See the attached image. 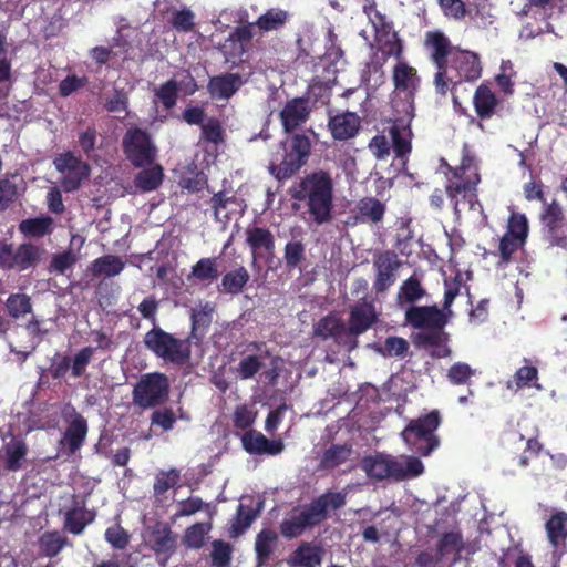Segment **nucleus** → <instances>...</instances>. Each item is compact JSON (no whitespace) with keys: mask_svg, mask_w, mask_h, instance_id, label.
Wrapping results in <instances>:
<instances>
[{"mask_svg":"<svg viewBox=\"0 0 567 567\" xmlns=\"http://www.w3.org/2000/svg\"><path fill=\"white\" fill-rule=\"evenodd\" d=\"M386 213L385 203L377 197L365 196L360 198L354 208V218L359 224L379 226L383 223Z\"/></svg>","mask_w":567,"mask_h":567,"instance_id":"obj_29","label":"nucleus"},{"mask_svg":"<svg viewBox=\"0 0 567 567\" xmlns=\"http://www.w3.org/2000/svg\"><path fill=\"white\" fill-rule=\"evenodd\" d=\"M363 12L372 24L375 35L389 34L390 31H393L392 23L378 10L374 0H367V3L363 6Z\"/></svg>","mask_w":567,"mask_h":567,"instance_id":"obj_52","label":"nucleus"},{"mask_svg":"<svg viewBox=\"0 0 567 567\" xmlns=\"http://www.w3.org/2000/svg\"><path fill=\"white\" fill-rule=\"evenodd\" d=\"M41 258V249L32 243L20 244L16 249L6 240H0V268L19 272L34 268Z\"/></svg>","mask_w":567,"mask_h":567,"instance_id":"obj_12","label":"nucleus"},{"mask_svg":"<svg viewBox=\"0 0 567 567\" xmlns=\"http://www.w3.org/2000/svg\"><path fill=\"white\" fill-rule=\"evenodd\" d=\"M415 116V111L406 113L393 112L392 124L389 128V134L392 141V148L398 158H405L412 151L411 123Z\"/></svg>","mask_w":567,"mask_h":567,"instance_id":"obj_20","label":"nucleus"},{"mask_svg":"<svg viewBox=\"0 0 567 567\" xmlns=\"http://www.w3.org/2000/svg\"><path fill=\"white\" fill-rule=\"evenodd\" d=\"M292 208L301 212L305 220L318 226L333 219L334 184L330 172L315 169L296 181L290 188Z\"/></svg>","mask_w":567,"mask_h":567,"instance_id":"obj_1","label":"nucleus"},{"mask_svg":"<svg viewBox=\"0 0 567 567\" xmlns=\"http://www.w3.org/2000/svg\"><path fill=\"white\" fill-rule=\"evenodd\" d=\"M502 445L511 460L520 467L528 466L530 458L538 456L543 447L537 439H525L517 430L505 431Z\"/></svg>","mask_w":567,"mask_h":567,"instance_id":"obj_15","label":"nucleus"},{"mask_svg":"<svg viewBox=\"0 0 567 567\" xmlns=\"http://www.w3.org/2000/svg\"><path fill=\"white\" fill-rule=\"evenodd\" d=\"M375 42L378 43V51L381 52V56H379L378 53L373 55L372 63L375 70L382 69L391 56H394L398 62L402 61L403 42L396 31H390L389 34L375 35Z\"/></svg>","mask_w":567,"mask_h":567,"instance_id":"obj_33","label":"nucleus"},{"mask_svg":"<svg viewBox=\"0 0 567 567\" xmlns=\"http://www.w3.org/2000/svg\"><path fill=\"white\" fill-rule=\"evenodd\" d=\"M547 241L551 246L567 247V224L557 200L547 204L540 216Z\"/></svg>","mask_w":567,"mask_h":567,"instance_id":"obj_19","label":"nucleus"},{"mask_svg":"<svg viewBox=\"0 0 567 567\" xmlns=\"http://www.w3.org/2000/svg\"><path fill=\"white\" fill-rule=\"evenodd\" d=\"M214 308L207 302L200 309H192L190 311V332L187 337L189 343L202 342L212 323V313Z\"/></svg>","mask_w":567,"mask_h":567,"instance_id":"obj_37","label":"nucleus"},{"mask_svg":"<svg viewBox=\"0 0 567 567\" xmlns=\"http://www.w3.org/2000/svg\"><path fill=\"white\" fill-rule=\"evenodd\" d=\"M258 34L255 22H246L236 25L226 39V60L235 63V60L241 59L251 47L254 37Z\"/></svg>","mask_w":567,"mask_h":567,"instance_id":"obj_23","label":"nucleus"},{"mask_svg":"<svg viewBox=\"0 0 567 567\" xmlns=\"http://www.w3.org/2000/svg\"><path fill=\"white\" fill-rule=\"evenodd\" d=\"M249 280L250 275L248 270L244 266H239L223 276L218 290L224 293L236 296L244 291V288Z\"/></svg>","mask_w":567,"mask_h":567,"instance_id":"obj_40","label":"nucleus"},{"mask_svg":"<svg viewBox=\"0 0 567 567\" xmlns=\"http://www.w3.org/2000/svg\"><path fill=\"white\" fill-rule=\"evenodd\" d=\"M244 83L240 74L228 72L212 76L207 84V91L212 99L229 100Z\"/></svg>","mask_w":567,"mask_h":567,"instance_id":"obj_34","label":"nucleus"},{"mask_svg":"<svg viewBox=\"0 0 567 567\" xmlns=\"http://www.w3.org/2000/svg\"><path fill=\"white\" fill-rule=\"evenodd\" d=\"M458 45H452L450 39L440 30L427 31L424 37V48L435 66L433 84L436 94L445 96L453 78L447 75V64Z\"/></svg>","mask_w":567,"mask_h":567,"instance_id":"obj_8","label":"nucleus"},{"mask_svg":"<svg viewBox=\"0 0 567 567\" xmlns=\"http://www.w3.org/2000/svg\"><path fill=\"white\" fill-rule=\"evenodd\" d=\"M125 264L114 255H104L96 258L91 265V271L94 277H115L122 272Z\"/></svg>","mask_w":567,"mask_h":567,"instance_id":"obj_47","label":"nucleus"},{"mask_svg":"<svg viewBox=\"0 0 567 567\" xmlns=\"http://www.w3.org/2000/svg\"><path fill=\"white\" fill-rule=\"evenodd\" d=\"M405 323L425 332L442 330L449 322L447 313L436 305L410 306L404 312Z\"/></svg>","mask_w":567,"mask_h":567,"instance_id":"obj_17","label":"nucleus"},{"mask_svg":"<svg viewBox=\"0 0 567 567\" xmlns=\"http://www.w3.org/2000/svg\"><path fill=\"white\" fill-rule=\"evenodd\" d=\"M243 200L235 195H229L226 190H220L209 199V205L216 221H229L231 218L243 213Z\"/></svg>","mask_w":567,"mask_h":567,"instance_id":"obj_31","label":"nucleus"},{"mask_svg":"<svg viewBox=\"0 0 567 567\" xmlns=\"http://www.w3.org/2000/svg\"><path fill=\"white\" fill-rule=\"evenodd\" d=\"M450 172L452 176L446 182L445 193L454 215L458 218L462 209L466 207L486 218L477 195V186L481 183L478 161L467 145H464L462 150L461 164L450 167Z\"/></svg>","mask_w":567,"mask_h":567,"instance_id":"obj_2","label":"nucleus"},{"mask_svg":"<svg viewBox=\"0 0 567 567\" xmlns=\"http://www.w3.org/2000/svg\"><path fill=\"white\" fill-rule=\"evenodd\" d=\"M261 509V503L255 509L252 507H246L240 504L237 508V513L231 525V534L234 536H239L245 533L246 529L250 527V525L255 522V519L259 516Z\"/></svg>","mask_w":567,"mask_h":567,"instance_id":"obj_51","label":"nucleus"},{"mask_svg":"<svg viewBox=\"0 0 567 567\" xmlns=\"http://www.w3.org/2000/svg\"><path fill=\"white\" fill-rule=\"evenodd\" d=\"M179 85L175 80H168L161 84L155 91L156 97L161 101L165 110H171L176 105Z\"/></svg>","mask_w":567,"mask_h":567,"instance_id":"obj_63","label":"nucleus"},{"mask_svg":"<svg viewBox=\"0 0 567 567\" xmlns=\"http://www.w3.org/2000/svg\"><path fill=\"white\" fill-rule=\"evenodd\" d=\"M483 65L478 53L462 49H457L453 52L449 64L447 75L453 78L450 85L456 86L463 82H475L482 76Z\"/></svg>","mask_w":567,"mask_h":567,"instance_id":"obj_13","label":"nucleus"},{"mask_svg":"<svg viewBox=\"0 0 567 567\" xmlns=\"http://www.w3.org/2000/svg\"><path fill=\"white\" fill-rule=\"evenodd\" d=\"M246 244L250 248L254 258L262 256L266 252L274 256L276 249V240L271 230L267 227L249 226L246 231Z\"/></svg>","mask_w":567,"mask_h":567,"instance_id":"obj_35","label":"nucleus"},{"mask_svg":"<svg viewBox=\"0 0 567 567\" xmlns=\"http://www.w3.org/2000/svg\"><path fill=\"white\" fill-rule=\"evenodd\" d=\"M293 14L284 8L271 7L258 16L255 21L259 35L280 33L290 23Z\"/></svg>","mask_w":567,"mask_h":567,"instance_id":"obj_28","label":"nucleus"},{"mask_svg":"<svg viewBox=\"0 0 567 567\" xmlns=\"http://www.w3.org/2000/svg\"><path fill=\"white\" fill-rule=\"evenodd\" d=\"M122 150L135 168L153 165L158 152L151 134L138 126L127 128L122 138Z\"/></svg>","mask_w":567,"mask_h":567,"instance_id":"obj_10","label":"nucleus"},{"mask_svg":"<svg viewBox=\"0 0 567 567\" xmlns=\"http://www.w3.org/2000/svg\"><path fill=\"white\" fill-rule=\"evenodd\" d=\"M181 480V473L176 468L161 471L154 482L153 491L156 497L163 496L168 489L175 487Z\"/></svg>","mask_w":567,"mask_h":567,"instance_id":"obj_60","label":"nucleus"},{"mask_svg":"<svg viewBox=\"0 0 567 567\" xmlns=\"http://www.w3.org/2000/svg\"><path fill=\"white\" fill-rule=\"evenodd\" d=\"M134 178V185L141 192H153L157 189L164 179V169L159 164H153L147 167H141Z\"/></svg>","mask_w":567,"mask_h":567,"instance_id":"obj_41","label":"nucleus"},{"mask_svg":"<svg viewBox=\"0 0 567 567\" xmlns=\"http://www.w3.org/2000/svg\"><path fill=\"white\" fill-rule=\"evenodd\" d=\"M311 141L306 134H292L279 143V150L270 159L269 173L279 182L295 176L308 162Z\"/></svg>","mask_w":567,"mask_h":567,"instance_id":"obj_5","label":"nucleus"},{"mask_svg":"<svg viewBox=\"0 0 567 567\" xmlns=\"http://www.w3.org/2000/svg\"><path fill=\"white\" fill-rule=\"evenodd\" d=\"M95 353V348L86 346L81 348L73 357H71V377L74 379L82 378L90 365Z\"/></svg>","mask_w":567,"mask_h":567,"instance_id":"obj_59","label":"nucleus"},{"mask_svg":"<svg viewBox=\"0 0 567 567\" xmlns=\"http://www.w3.org/2000/svg\"><path fill=\"white\" fill-rule=\"evenodd\" d=\"M247 349L259 354H248L239 361L236 373L241 380L252 379L264 367V359L270 354L264 341H251Z\"/></svg>","mask_w":567,"mask_h":567,"instance_id":"obj_32","label":"nucleus"},{"mask_svg":"<svg viewBox=\"0 0 567 567\" xmlns=\"http://www.w3.org/2000/svg\"><path fill=\"white\" fill-rule=\"evenodd\" d=\"M18 228L25 237L41 238L52 233L53 219L50 216L28 218L23 219Z\"/></svg>","mask_w":567,"mask_h":567,"instance_id":"obj_45","label":"nucleus"},{"mask_svg":"<svg viewBox=\"0 0 567 567\" xmlns=\"http://www.w3.org/2000/svg\"><path fill=\"white\" fill-rule=\"evenodd\" d=\"M69 545L68 537L63 536L59 530L44 532L39 537L40 551L49 558H53Z\"/></svg>","mask_w":567,"mask_h":567,"instance_id":"obj_49","label":"nucleus"},{"mask_svg":"<svg viewBox=\"0 0 567 567\" xmlns=\"http://www.w3.org/2000/svg\"><path fill=\"white\" fill-rule=\"evenodd\" d=\"M378 321L372 302L363 300L351 307L348 320V333L358 337L367 332Z\"/></svg>","mask_w":567,"mask_h":567,"instance_id":"obj_27","label":"nucleus"},{"mask_svg":"<svg viewBox=\"0 0 567 567\" xmlns=\"http://www.w3.org/2000/svg\"><path fill=\"white\" fill-rule=\"evenodd\" d=\"M284 260L288 269H296L306 260V246L301 240H290L284 248Z\"/></svg>","mask_w":567,"mask_h":567,"instance_id":"obj_58","label":"nucleus"},{"mask_svg":"<svg viewBox=\"0 0 567 567\" xmlns=\"http://www.w3.org/2000/svg\"><path fill=\"white\" fill-rule=\"evenodd\" d=\"M113 41H114V43L112 44L111 48L99 45V47H94L90 51L91 58L97 64H100V65L106 64V62L110 60L111 56L117 55V52L113 51V48H115V47H120L121 51L123 53H127L128 52V50L131 48V44L125 39H123L122 35H118L117 38H114Z\"/></svg>","mask_w":567,"mask_h":567,"instance_id":"obj_57","label":"nucleus"},{"mask_svg":"<svg viewBox=\"0 0 567 567\" xmlns=\"http://www.w3.org/2000/svg\"><path fill=\"white\" fill-rule=\"evenodd\" d=\"M96 518L94 509L86 508L85 504L74 502V504L64 512L63 529L72 535H81L85 528Z\"/></svg>","mask_w":567,"mask_h":567,"instance_id":"obj_30","label":"nucleus"},{"mask_svg":"<svg viewBox=\"0 0 567 567\" xmlns=\"http://www.w3.org/2000/svg\"><path fill=\"white\" fill-rule=\"evenodd\" d=\"M169 394V381L162 372L143 374L132 391L133 403L145 410L162 405Z\"/></svg>","mask_w":567,"mask_h":567,"instance_id":"obj_11","label":"nucleus"},{"mask_svg":"<svg viewBox=\"0 0 567 567\" xmlns=\"http://www.w3.org/2000/svg\"><path fill=\"white\" fill-rule=\"evenodd\" d=\"M4 467L10 472H17L22 468L23 461L28 453L27 443L23 440H13L4 447Z\"/></svg>","mask_w":567,"mask_h":567,"instance_id":"obj_46","label":"nucleus"},{"mask_svg":"<svg viewBox=\"0 0 567 567\" xmlns=\"http://www.w3.org/2000/svg\"><path fill=\"white\" fill-rule=\"evenodd\" d=\"M347 503V493L326 492L315 498L309 504L302 506L297 512L295 508L291 514L280 524V533L286 538H296L303 534L308 528L320 525L329 517L330 511H338Z\"/></svg>","mask_w":567,"mask_h":567,"instance_id":"obj_3","label":"nucleus"},{"mask_svg":"<svg viewBox=\"0 0 567 567\" xmlns=\"http://www.w3.org/2000/svg\"><path fill=\"white\" fill-rule=\"evenodd\" d=\"M310 112L308 99L293 97L289 100L279 113L285 132L291 133L305 124L310 116Z\"/></svg>","mask_w":567,"mask_h":567,"instance_id":"obj_25","label":"nucleus"},{"mask_svg":"<svg viewBox=\"0 0 567 567\" xmlns=\"http://www.w3.org/2000/svg\"><path fill=\"white\" fill-rule=\"evenodd\" d=\"M277 539L278 536L272 529H262L257 534L255 551L258 567H261L269 561Z\"/></svg>","mask_w":567,"mask_h":567,"instance_id":"obj_44","label":"nucleus"},{"mask_svg":"<svg viewBox=\"0 0 567 567\" xmlns=\"http://www.w3.org/2000/svg\"><path fill=\"white\" fill-rule=\"evenodd\" d=\"M414 343L417 347L431 349V357L435 359L447 358L452 351L449 347V334L442 330H434L429 332H419L414 338Z\"/></svg>","mask_w":567,"mask_h":567,"instance_id":"obj_36","label":"nucleus"},{"mask_svg":"<svg viewBox=\"0 0 567 567\" xmlns=\"http://www.w3.org/2000/svg\"><path fill=\"white\" fill-rule=\"evenodd\" d=\"M361 127L360 116L350 111L332 114L329 111L328 128L337 141H347L357 136Z\"/></svg>","mask_w":567,"mask_h":567,"instance_id":"obj_26","label":"nucleus"},{"mask_svg":"<svg viewBox=\"0 0 567 567\" xmlns=\"http://www.w3.org/2000/svg\"><path fill=\"white\" fill-rule=\"evenodd\" d=\"M212 561L215 567H227L231 559L233 547L229 543L216 539L212 543Z\"/></svg>","mask_w":567,"mask_h":567,"instance_id":"obj_64","label":"nucleus"},{"mask_svg":"<svg viewBox=\"0 0 567 567\" xmlns=\"http://www.w3.org/2000/svg\"><path fill=\"white\" fill-rule=\"evenodd\" d=\"M346 331L343 321L334 313L322 317L313 327V334L327 340L337 339Z\"/></svg>","mask_w":567,"mask_h":567,"instance_id":"obj_43","label":"nucleus"},{"mask_svg":"<svg viewBox=\"0 0 567 567\" xmlns=\"http://www.w3.org/2000/svg\"><path fill=\"white\" fill-rule=\"evenodd\" d=\"M442 419L437 410L411 420L401 432V439L408 449L420 456H429L440 445V439L435 431L441 425Z\"/></svg>","mask_w":567,"mask_h":567,"instance_id":"obj_6","label":"nucleus"},{"mask_svg":"<svg viewBox=\"0 0 567 567\" xmlns=\"http://www.w3.org/2000/svg\"><path fill=\"white\" fill-rule=\"evenodd\" d=\"M210 529L209 524L196 523L186 528L183 545L189 549H200L205 545V536Z\"/></svg>","mask_w":567,"mask_h":567,"instance_id":"obj_56","label":"nucleus"},{"mask_svg":"<svg viewBox=\"0 0 567 567\" xmlns=\"http://www.w3.org/2000/svg\"><path fill=\"white\" fill-rule=\"evenodd\" d=\"M475 374V370L465 362L453 363L446 373V378L453 385L468 384L471 378Z\"/></svg>","mask_w":567,"mask_h":567,"instance_id":"obj_62","label":"nucleus"},{"mask_svg":"<svg viewBox=\"0 0 567 567\" xmlns=\"http://www.w3.org/2000/svg\"><path fill=\"white\" fill-rule=\"evenodd\" d=\"M544 529L553 558L560 560L567 550V512L550 508L544 522Z\"/></svg>","mask_w":567,"mask_h":567,"instance_id":"obj_16","label":"nucleus"},{"mask_svg":"<svg viewBox=\"0 0 567 567\" xmlns=\"http://www.w3.org/2000/svg\"><path fill=\"white\" fill-rule=\"evenodd\" d=\"M190 276L199 281L213 282L219 276L216 258H202L193 267Z\"/></svg>","mask_w":567,"mask_h":567,"instance_id":"obj_55","label":"nucleus"},{"mask_svg":"<svg viewBox=\"0 0 567 567\" xmlns=\"http://www.w3.org/2000/svg\"><path fill=\"white\" fill-rule=\"evenodd\" d=\"M425 296L426 290L422 286L421 280L415 275H412L401 284L396 293V302L400 307L404 305H409V307L415 306Z\"/></svg>","mask_w":567,"mask_h":567,"instance_id":"obj_39","label":"nucleus"},{"mask_svg":"<svg viewBox=\"0 0 567 567\" xmlns=\"http://www.w3.org/2000/svg\"><path fill=\"white\" fill-rule=\"evenodd\" d=\"M394 90L391 93V107L395 113L415 111L414 100L420 87L421 79L415 68L399 61L392 71Z\"/></svg>","mask_w":567,"mask_h":567,"instance_id":"obj_9","label":"nucleus"},{"mask_svg":"<svg viewBox=\"0 0 567 567\" xmlns=\"http://www.w3.org/2000/svg\"><path fill=\"white\" fill-rule=\"evenodd\" d=\"M463 550V536L456 530L443 533L436 544L437 559H442L450 554L460 556Z\"/></svg>","mask_w":567,"mask_h":567,"instance_id":"obj_48","label":"nucleus"},{"mask_svg":"<svg viewBox=\"0 0 567 567\" xmlns=\"http://www.w3.org/2000/svg\"><path fill=\"white\" fill-rule=\"evenodd\" d=\"M104 537L110 546L116 550L125 549L131 540L130 533L120 523L109 526L105 529Z\"/></svg>","mask_w":567,"mask_h":567,"instance_id":"obj_61","label":"nucleus"},{"mask_svg":"<svg viewBox=\"0 0 567 567\" xmlns=\"http://www.w3.org/2000/svg\"><path fill=\"white\" fill-rule=\"evenodd\" d=\"M473 105L477 116L481 120H487L495 114L498 99L487 84L482 83L475 90Z\"/></svg>","mask_w":567,"mask_h":567,"instance_id":"obj_38","label":"nucleus"},{"mask_svg":"<svg viewBox=\"0 0 567 567\" xmlns=\"http://www.w3.org/2000/svg\"><path fill=\"white\" fill-rule=\"evenodd\" d=\"M244 450L250 455H278L285 450L281 439L269 440L261 432L247 430L241 436Z\"/></svg>","mask_w":567,"mask_h":567,"instance_id":"obj_24","label":"nucleus"},{"mask_svg":"<svg viewBox=\"0 0 567 567\" xmlns=\"http://www.w3.org/2000/svg\"><path fill=\"white\" fill-rule=\"evenodd\" d=\"M8 315L13 319H19L32 311L31 299L25 293H11L4 303Z\"/></svg>","mask_w":567,"mask_h":567,"instance_id":"obj_53","label":"nucleus"},{"mask_svg":"<svg viewBox=\"0 0 567 567\" xmlns=\"http://www.w3.org/2000/svg\"><path fill=\"white\" fill-rule=\"evenodd\" d=\"M53 164L56 171L63 174L61 186L66 193L78 190L91 174L90 165L72 152L60 154L54 158Z\"/></svg>","mask_w":567,"mask_h":567,"instance_id":"obj_14","label":"nucleus"},{"mask_svg":"<svg viewBox=\"0 0 567 567\" xmlns=\"http://www.w3.org/2000/svg\"><path fill=\"white\" fill-rule=\"evenodd\" d=\"M401 267V261L393 250H384L374 254L373 268L375 270V278L373 281V289L375 292H385L394 285L396 280V271Z\"/></svg>","mask_w":567,"mask_h":567,"instance_id":"obj_22","label":"nucleus"},{"mask_svg":"<svg viewBox=\"0 0 567 567\" xmlns=\"http://www.w3.org/2000/svg\"><path fill=\"white\" fill-rule=\"evenodd\" d=\"M323 549L312 543H302L293 553V565L300 567H317L322 563Z\"/></svg>","mask_w":567,"mask_h":567,"instance_id":"obj_42","label":"nucleus"},{"mask_svg":"<svg viewBox=\"0 0 567 567\" xmlns=\"http://www.w3.org/2000/svg\"><path fill=\"white\" fill-rule=\"evenodd\" d=\"M143 343L156 358L177 367L187 364L192 357V346L187 338H176L161 327H153L147 331Z\"/></svg>","mask_w":567,"mask_h":567,"instance_id":"obj_7","label":"nucleus"},{"mask_svg":"<svg viewBox=\"0 0 567 567\" xmlns=\"http://www.w3.org/2000/svg\"><path fill=\"white\" fill-rule=\"evenodd\" d=\"M351 454V447L348 445L333 444L327 449L320 460V467L332 470L343 464Z\"/></svg>","mask_w":567,"mask_h":567,"instance_id":"obj_50","label":"nucleus"},{"mask_svg":"<svg viewBox=\"0 0 567 567\" xmlns=\"http://www.w3.org/2000/svg\"><path fill=\"white\" fill-rule=\"evenodd\" d=\"M528 233L529 225L526 215L518 212H512L507 220V229L505 234L526 244Z\"/></svg>","mask_w":567,"mask_h":567,"instance_id":"obj_54","label":"nucleus"},{"mask_svg":"<svg viewBox=\"0 0 567 567\" xmlns=\"http://www.w3.org/2000/svg\"><path fill=\"white\" fill-rule=\"evenodd\" d=\"M62 415L66 421H69V424L63 433L60 444L66 447L69 455H72L79 451L85 442L89 431L87 421L71 404H66Z\"/></svg>","mask_w":567,"mask_h":567,"instance_id":"obj_18","label":"nucleus"},{"mask_svg":"<svg viewBox=\"0 0 567 567\" xmlns=\"http://www.w3.org/2000/svg\"><path fill=\"white\" fill-rule=\"evenodd\" d=\"M148 547L155 554L157 563L165 567L176 551L177 535L165 523H156L148 535Z\"/></svg>","mask_w":567,"mask_h":567,"instance_id":"obj_21","label":"nucleus"},{"mask_svg":"<svg viewBox=\"0 0 567 567\" xmlns=\"http://www.w3.org/2000/svg\"><path fill=\"white\" fill-rule=\"evenodd\" d=\"M360 468L374 482L392 478L395 482L414 478L423 474L424 465L415 456L406 457L405 465L396 457L382 452L364 456Z\"/></svg>","mask_w":567,"mask_h":567,"instance_id":"obj_4","label":"nucleus"}]
</instances>
